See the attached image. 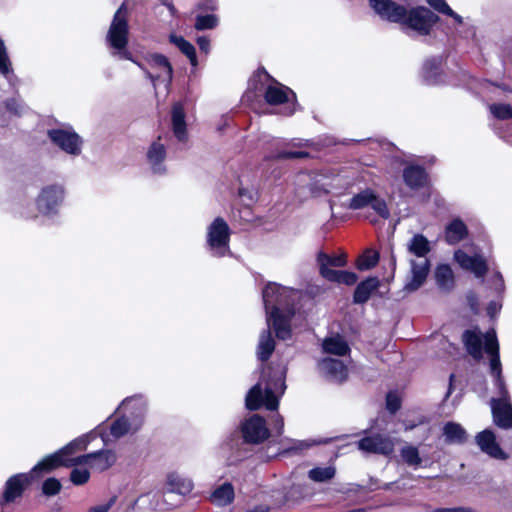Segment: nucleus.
I'll use <instances>...</instances> for the list:
<instances>
[{"label":"nucleus","mask_w":512,"mask_h":512,"mask_svg":"<svg viewBox=\"0 0 512 512\" xmlns=\"http://www.w3.org/2000/svg\"><path fill=\"white\" fill-rule=\"evenodd\" d=\"M241 431L245 442L251 444L261 443L270 435L265 420L256 414L243 422Z\"/></svg>","instance_id":"6"},{"label":"nucleus","mask_w":512,"mask_h":512,"mask_svg":"<svg viewBox=\"0 0 512 512\" xmlns=\"http://www.w3.org/2000/svg\"><path fill=\"white\" fill-rule=\"evenodd\" d=\"M211 502L217 506H225L234 500V488L230 483L217 487L211 494Z\"/></svg>","instance_id":"26"},{"label":"nucleus","mask_w":512,"mask_h":512,"mask_svg":"<svg viewBox=\"0 0 512 512\" xmlns=\"http://www.w3.org/2000/svg\"><path fill=\"white\" fill-rule=\"evenodd\" d=\"M107 39L111 47L122 50L128 42L127 9L123 3L116 11L107 33Z\"/></svg>","instance_id":"2"},{"label":"nucleus","mask_w":512,"mask_h":512,"mask_svg":"<svg viewBox=\"0 0 512 512\" xmlns=\"http://www.w3.org/2000/svg\"><path fill=\"white\" fill-rule=\"evenodd\" d=\"M435 278L438 286L443 290H449L454 284V275L448 265H439L435 271Z\"/></svg>","instance_id":"31"},{"label":"nucleus","mask_w":512,"mask_h":512,"mask_svg":"<svg viewBox=\"0 0 512 512\" xmlns=\"http://www.w3.org/2000/svg\"><path fill=\"white\" fill-rule=\"evenodd\" d=\"M319 265H326L328 267H343L346 265V256L344 254L331 257L327 254L320 252L317 256Z\"/></svg>","instance_id":"42"},{"label":"nucleus","mask_w":512,"mask_h":512,"mask_svg":"<svg viewBox=\"0 0 512 512\" xmlns=\"http://www.w3.org/2000/svg\"><path fill=\"white\" fill-rule=\"evenodd\" d=\"M378 286L379 280L376 277H371L361 282L354 292V302L365 303Z\"/></svg>","instance_id":"27"},{"label":"nucleus","mask_w":512,"mask_h":512,"mask_svg":"<svg viewBox=\"0 0 512 512\" xmlns=\"http://www.w3.org/2000/svg\"><path fill=\"white\" fill-rule=\"evenodd\" d=\"M291 311L288 315L280 313L278 307H273V310L267 315V322L269 326H272L276 332V335L280 339H288L290 337V326L288 323V317L291 315Z\"/></svg>","instance_id":"19"},{"label":"nucleus","mask_w":512,"mask_h":512,"mask_svg":"<svg viewBox=\"0 0 512 512\" xmlns=\"http://www.w3.org/2000/svg\"><path fill=\"white\" fill-rule=\"evenodd\" d=\"M291 296H296V293L293 290H289L277 284H268L263 290V299L267 309V314L270 313L268 311L270 304H277L275 307H278L280 310L281 308H284L286 298Z\"/></svg>","instance_id":"16"},{"label":"nucleus","mask_w":512,"mask_h":512,"mask_svg":"<svg viewBox=\"0 0 512 512\" xmlns=\"http://www.w3.org/2000/svg\"><path fill=\"white\" fill-rule=\"evenodd\" d=\"M467 234L466 226L460 220H454L446 228V240L450 244H456Z\"/></svg>","instance_id":"33"},{"label":"nucleus","mask_w":512,"mask_h":512,"mask_svg":"<svg viewBox=\"0 0 512 512\" xmlns=\"http://www.w3.org/2000/svg\"><path fill=\"white\" fill-rule=\"evenodd\" d=\"M323 349L326 353L342 356L349 351V346L341 337L335 336L324 340Z\"/></svg>","instance_id":"32"},{"label":"nucleus","mask_w":512,"mask_h":512,"mask_svg":"<svg viewBox=\"0 0 512 512\" xmlns=\"http://www.w3.org/2000/svg\"><path fill=\"white\" fill-rule=\"evenodd\" d=\"M320 369L328 377L335 381L346 379L348 370L341 360L334 358H325L320 362Z\"/></svg>","instance_id":"21"},{"label":"nucleus","mask_w":512,"mask_h":512,"mask_svg":"<svg viewBox=\"0 0 512 512\" xmlns=\"http://www.w3.org/2000/svg\"><path fill=\"white\" fill-rule=\"evenodd\" d=\"M427 1L432 7H434L439 12L444 13V14H452V9L447 5V3L444 0H427Z\"/></svg>","instance_id":"55"},{"label":"nucleus","mask_w":512,"mask_h":512,"mask_svg":"<svg viewBox=\"0 0 512 512\" xmlns=\"http://www.w3.org/2000/svg\"><path fill=\"white\" fill-rule=\"evenodd\" d=\"M229 227L222 218H216L208 228V244L216 250L217 256H223L228 250Z\"/></svg>","instance_id":"5"},{"label":"nucleus","mask_w":512,"mask_h":512,"mask_svg":"<svg viewBox=\"0 0 512 512\" xmlns=\"http://www.w3.org/2000/svg\"><path fill=\"white\" fill-rule=\"evenodd\" d=\"M400 456L404 463L411 467H419L422 463L419 449L416 446L407 444L400 450Z\"/></svg>","instance_id":"36"},{"label":"nucleus","mask_w":512,"mask_h":512,"mask_svg":"<svg viewBox=\"0 0 512 512\" xmlns=\"http://www.w3.org/2000/svg\"><path fill=\"white\" fill-rule=\"evenodd\" d=\"M320 266V274L322 277H324L325 279H327L328 281H331V282H338V278H339V272L338 270H333L332 267H328L324 264L322 265H319Z\"/></svg>","instance_id":"52"},{"label":"nucleus","mask_w":512,"mask_h":512,"mask_svg":"<svg viewBox=\"0 0 512 512\" xmlns=\"http://www.w3.org/2000/svg\"><path fill=\"white\" fill-rule=\"evenodd\" d=\"M63 197V190L57 186L44 189L38 198V208L41 212L49 214L54 211Z\"/></svg>","instance_id":"18"},{"label":"nucleus","mask_w":512,"mask_h":512,"mask_svg":"<svg viewBox=\"0 0 512 512\" xmlns=\"http://www.w3.org/2000/svg\"><path fill=\"white\" fill-rule=\"evenodd\" d=\"M141 425H142V420H139L132 428L127 419L121 418V419L116 420L112 424L111 434L114 437L119 438V437L124 436L125 434H127L130 431H133V432L137 431Z\"/></svg>","instance_id":"39"},{"label":"nucleus","mask_w":512,"mask_h":512,"mask_svg":"<svg viewBox=\"0 0 512 512\" xmlns=\"http://www.w3.org/2000/svg\"><path fill=\"white\" fill-rule=\"evenodd\" d=\"M352 183L345 171L300 174L296 178V193L301 198L320 197L328 193H341Z\"/></svg>","instance_id":"1"},{"label":"nucleus","mask_w":512,"mask_h":512,"mask_svg":"<svg viewBox=\"0 0 512 512\" xmlns=\"http://www.w3.org/2000/svg\"><path fill=\"white\" fill-rule=\"evenodd\" d=\"M379 260V254L373 250H367L363 255L358 258L357 268L359 270H368L374 267Z\"/></svg>","instance_id":"41"},{"label":"nucleus","mask_w":512,"mask_h":512,"mask_svg":"<svg viewBox=\"0 0 512 512\" xmlns=\"http://www.w3.org/2000/svg\"><path fill=\"white\" fill-rule=\"evenodd\" d=\"M463 342L468 353L475 359L482 357V345L483 340L479 335V332L475 330H467L463 334Z\"/></svg>","instance_id":"24"},{"label":"nucleus","mask_w":512,"mask_h":512,"mask_svg":"<svg viewBox=\"0 0 512 512\" xmlns=\"http://www.w3.org/2000/svg\"><path fill=\"white\" fill-rule=\"evenodd\" d=\"M408 251L414 254L417 259L426 258L430 251L429 241L422 234H416L407 245Z\"/></svg>","instance_id":"28"},{"label":"nucleus","mask_w":512,"mask_h":512,"mask_svg":"<svg viewBox=\"0 0 512 512\" xmlns=\"http://www.w3.org/2000/svg\"><path fill=\"white\" fill-rule=\"evenodd\" d=\"M217 19L213 15H199L196 17L195 28L197 30L212 29L216 26Z\"/></svg>","instance_id":"46"},{"label":"nucleus","mask_w":512,"mask_h":512,"mask_svg":"<svg viewBox=\"0 0 512 512\" xmlns=\"http://www.w3.org/2000/svg\"><path fill=\"white\" fill-rule=\"evenodd\" d=\"M275 349V342L272 338L270 331H264L260 335L257 356L260 360H267Z\"/></svg>","instance_id":"30"},{"label":"nucleus","mask_w":512,"mask_h":512,"mask_svg":"<svg viewBox=\"0 0 512 512\" xmlns=\"http://www.w3.org/2000/svg\"><path fill=\"white\" fill-rule=\"evenodd\" d=\"M492 414L494 422L502 428L512 427V405L509 400L506 389L501 386V397L491 400Z\"/></svg>","instance_id":"8"},{"label":"nucleus","mask_w":512,"mask_h":512,"mask_svg":"<svg viewBox=\"0 0 512 512\" xmlns=\"http://www.w3.org/2000/svg\"><path fill=\"white\" fill-rule=\"evenodd\" d=\"M122 56H123V58H125V59H128V60H130V59H131L130 54H129L128 52H124V53L122 54Z\"/></svg>","instance_id":"59"},{"label":"nucleus","mask_w":512,"mask_h":512,"mask_svg":"<svg viewBox=\"0 0 512 512\" xmlns=\"http://www.w3.org/2000/svg\"><path fill=\"white\" fill-rule=\"evenodd\" d=\"M309 153L305 151H292V150H283L275 155L276 159L286 160V159H304L308 158Z\"/></svg>","instance_id":"49"},{"label":"nucleus","mask_w":512,"mask_h":512,"mask_svg":"<svg viewBox=\"0 0 512 512\" xmlns=\"http://www.w3.org/2000/svg\"><path fill=\"white\" fill-rule=\"evenodd\" d=\"M476 441L480 449L490 457L500 460L507 459V454L500 448L496 442L494 433L490 430H484L476 436Z\"/></svg>","instance_id":"17"},{"label":"nucleus","mask_w":512,"mask_h":512,"mask_svg":"<svg viewBox=\"0 0 512 512\" xmlns=\"http://www.w3.org/2000/svg\"><path fill=\"white\" fill-rule=\"evenodd\" d=\"M168 484L172 491L179 494L189 493L193 489V483L191 480L177 474H171L168 477Z\"/></svg>","instance_id":"37"},{"label":"nucleus","mask_w":512,"mask_h":512,"mask_svg":"<svg viewBox=\"0 0 512 512\" xmlns=\"http://www.w3.org/2000/svg\"><path fill=\"white\" fill-rule=\"evenodd\" d=\"M358 448L364 452L389 455L394 451V441L386 436L374 435L362 438L357 443Z\"/></svg>","instance_id":"12"},{"label":"nucleus","mask_w":512,"mask_h":512,"mask_svg":"<svg viewBox=\"0 0 512 512\" xmlns=\"http://www.w3.org/2000/svg\"><path fill=\"white\" fill-rule=\"evenodd\" d=\"M29 477L30 475L28 474H17L9 478L6 482L4 500L6 502H12L17 497H20L25 485L29 483Z\"/></svg>","instance_id":"20"},{"label":"nucleus","mask_w":512,"mask_h":512,"mask_svg":"<svg viewBox=\"0 0 512 512\" xmlns=\"http://www.w3.org/2000/svg\"><path fill=\"white\" fill-rule=\"evenodd\" d=\"M148 76L150 77V79H152V80L154 81V77H153L152 75H150V74L148 73Z\"/></svg>","instance_id":"61"},{"label":"nucleus","mask_w":512,"mask_h":512,"mask_svg":"<svg viewBox=\"0 0 512 512\" xmlns=\"http://www.w3.org/2000/svg\"><path fill=\"white\" fill-rule=\"evenodd\" d=\"M454 259L461 268L471 271L478 278L484 277L488 272L486 260L480 254L470 256L462 250H457Z\"/></svg>","instance_id":"13"},{"label":"nucleus","mask_w":512,"mask_h":512,"mask_svg":"<svg viewBox=\"0 0 512 512\" xmlns=\"http://www.w3.org/2000/svg\"><path fill=\"white\" fill-rule=\"evenodd\" d=\"M357 282V275L349 271H340L337 283L353 285Z\"/></svg>","instance_id":"53"},{"label":"nucleus","mask_w":512,"mask_h":512,"mask_svg":"<svg viewBox=\"0 0 512 512\" xmlns=\"http://www.w3.org/2000/svg\"><path fill=\"white\" fill-rule=\"evenodd\" d=\"M449 16L453 17L458 23H462V17L459 16L458 14H456L453 10H452V14H448Z\"/></svg>","instance_id":"58"},{"label":"nucleus","mask_w":512,"mask_h":512,"mask_svg":"<svg viewBox=\"0 0 512 512\" xmlns=\"http://www.w3.org/2000/svg\"><path fill=\"white\" fill-rule=\"evenodd\" d=\"M197 43L202 51H204L205 53H208L209 46H210L209 39H207L205 37H200V38H198Z\"/></svg>","instance_id":"56"},{"label":"nucleus","mask_w":512,"mask_h":512,"mask_svg":"<svg viewBox=\"0 0 512 512\" xmlns=\"http://www.w3.org/2000/svg\"><path fill=\"white\" fill-rule=\"evenodd\" d=\"M280 390H281V392L284 391V383L283 382L280 383Z\"/></svg>","instance_id":"60"},{"label":"nucleus","mask_w":512,"mask_h":512,"mask_svg":"<svg viewBox=\"0 0 512 512\" xmlns=\"http://www.w3.org/2000/svg\"><path fill=\"white\" fill-rule=\"evenodd\" d=\"M445 442L449 444H461L466 441L467 434L464 428L454 422H448L443 427Z\"/></svg>","instance_id":"25"},{"label":"nucleus","mask_w":512,"mask_h":512,"mask_svg":"<svg viewBox=\"0 0 512 512\" xmlns=\"http://www.w3.org/2000/svg\"><path fill=\"white\" fill-rule=\"evenodd\" d=\"M50 140L66 153L78 155L81 152L82 140L71 130L53 129L48 131Z\"/></svg>","instance_id":"7"},{"label":"nucleus","mask_w":512,"mask_h":512,"mask_svg":"<svg viewBox=\"0 0 512 512\" xmlns=\"http://www.w3.org/2000/svg\"><path fill=\"white\" fill-rule=\"evenodd\" d=\"M152 64L160 70L157 74V78L163 77L168 83H170L172 80V67L167 58L162 55H153Z\"/></svg>","instance_id":"40"},{"label":"nucleus","mask_w":512,"mask_h":512,"mask_svg":"<svg viewBox=\"0 0 512 512\" xmlns=\"http://www.w3.org/2000/svg\"><path fill=\"white\" fill-rule=\"evenodd\" d=\"M90 477V473L85 468H75L70 474V479L75 485L85 484Z\"/></svg>","instance_id":"47"},{"label":"nucleus","mask_w":512,"mask_h":512,"mask_svg":"<svg viewBox=\"0 0 512 512\" xmlns=\"http://www.w3.org/2000/svg\"><path fill=\"white\" fill-rule=\"evenodd\" d=\"M410 264L411 274L405 283L404 289L408 292H414L424 284L430 264L427 258L411 260Z\"/></svg>","instance_id":"14"},{"label":"nucleus","mask_w":512,"mask_h":512,"mask_svg":"<svg viewBox=\"0 0 512 512\" xmlns=\"http://www.w3.org/2000/svg\"><path fill=\"white\" fill-rule=\"evenodd\" d=\"M263 405L268 410H276L278 407V400L270 386L266 385L263 388L262 383L259 382L248 392L246 396V407L249 410H257Z\"/></svg>","instance_id":"4"},{"label":"nucleus","mask_w":512,"mask_h":512,"mask_svg":"<svg viewBox=\"0 0 512 512\" xmlns=\"http://www.w3.org/2000/svg\"><path fill=\"white\" fill-rule=\"evenodd\" d=\"M371 207L382 218L387 219L390 216L386 202L378 197L371 189H365L355 194L349 202L348 207L352 210Z\"/></svg>","instance_id":"3"},{"label":"nucleus","mask_w":512,"mask_h":512,"mask_svg":"<svg viewBox=\"0 0 512 512\" xmlns=\"http://www.w3.org/2000/svg\"><path fill=\"white\" fill-rule=\"evenodd\" d=\"M288 88L283 86H269L265 92V100L271 105H279L288 100Z\"/></svg>","instance_id":"35"},{"label":"nucleus","mask_w":512,"mask_h":512,"mask_svg":"<svg viewBox=\"0 0 512 512\" xmlns=\"http://www.w3.org/2000/svg\"><path fill=\"white\" fill-rule=\"evenodd\" d=\"M387 409L394 413L400 408V399L394 393H389L386 398Z\"/></svg>","instance_id":"54"},{"label":"nucleus","mask_w":512,"mask_h":512,"mask_svg":"<svg viewBox=\"0 0 512 512\" xmlns=\"http://www.w3.org/2000/svg\"><path fill=\"white\" fill-rule=\"evenodd\" d=\"M275 425H276V427H277V429H278V432H279V433H281V432H282V429H283V425H284V423H283V419L279 417V418L276 420V424H275Z\"/></svg>","instance_id":"57"},{"label":"nucleus","mask_w":512,"mask_h":512,"mask_svg":"<svg viewBox=\"0 0 512 512\" xmlns=\"http://www.w3.org/2000/svg\"><path fill=\"white\" fill-rule=\"evenodd\" d=\"M436 20L437 16L429 9L418 7L407 12L402 23H406L410 28L422 34H427Z\"/></svg>","instance_id":"9"},{"label":"nucleus","mask_w":512,"mask_h":512,"mask_svg":"<svg viewBox=\"0 0 512 512\" xmlns=\"http://www.w3.org/2000/svg\"><path fill=\"white\" fill-rule=\"evenodd\" d=\"M171 118L174 135L179 141H185L187 138L185 112L181 103L173 105Z\"/></svg>","instance_id":"23"},{"label":"nucleus","mask_w":512,"mask_h":512,"mask_svg":"<svg viewBox=\"0 0 512 512\" xmlns=\"http://www.w3.org/2000/svg\"><path fill=\"white\" fill-rule=\"evenodd\" d=\"M484 349L491 356L490 366L493 373H500L499 346L494 331L484 336Z\"/></svg>","instance_id":"22"},{"label":"nucleus","mask_w":512,"mask_h":512,"mask_svg":"<svg viewBox=\"0 0 512 512\" xmlns=\"http://www.w3.org/2000/svg\"><path fill=\"white\" fill-rule=\"evenodd\" d=\"M116 461V455L112 451L86 454L74 457L75 466H89L92 469L104 471L111 467Z\"/></svg>","instance_id":"11"},{"label":"nucleus","mask_w":512,"mask_h":512,"mask_svg":"<svg viewBox=\"0 0 512 512\" xmlns=\"http://www.w3.org/2000/svg\"><path fill=\"white\" fill-rule=\"evenodd\" d=\"M170 39L187 56L191 64L196 66L197 58L194 46L181 36L171 35Z\"/></svg>","instance_id":"38"},{"label":"nucleus","mask_w":512,"mask_h":512,"mask_svg":"<svg viewBox=\"0 0 512 512\" xmlns=\"http://www.w3.org/2000/svg\"><path fill=\"white\" fill-rule=\"evenodd\" d=\"M115 502L116 497H111L106 501L89 507L87 512H109V510L114 506Z\"/></svg>","instance_id":"51"},{"label":"nucleus","mask_w":512,"mask_h":512,"mask_svg":"<svg viewBox=\"0 0 512 512\" xmlns=\"http://www.w3.org/2000/svg\"><path fill=\"white\" fill-rule=\"evenodd\" d=\"M11 70V63L7 56L6 48L2 39H0V72L8 74Z\"/></svg>","instance_id":"50"},{"label":"nucleus","mask_w":512,"mask_h":512,"mask_svg":"<svg viewBox=\"0 0 512 512\" xmlns=\"http://www.w3.org/2000/svg\"><path fill=\"white\" fill-rule=\"evenodd\" d=\"M149 161L154 165L160 164L165 158V148L160 143H153L148 151Z\"/></svg>","instance_id":"44"},{"label":"nucleus","mask_w":512,"mask_h":512,"mask_svg":"<svg viewBox=\"0 0 512 512\" xmlns=\"http://www.w3.org/2000/svg\"><path fill=\"white\" fill-rule=\"evenodd\" d=\"M60 489L61 483L56 478H48L45 480L42 487L43 493L48 496L56 495Z\"/></svg>","instance_id":"48"},{"label":"nucleus","mask_w":512,"mask_h":512,"mask_svg":"<svg viewBox=\"0 0 512 512\" xmlns=\"http://www.w3.org/2000/svg\"><path fill=\"white\" fill-rule=\"evenodd\" d=\"M490 112L497 119H509L512 118V107L509 104H492L489 106Z\"/></svg>","instance_id":"43"},{"label":"nucleus","mask_w":512,"mask_h":512,"mask_svg":"<svg viewBox=\"0 0 512 512\" xmlns=\"http://www.w3.org/2000/svg\"><path fill=\"white\" fill-rule=\"evenodd\" d=\"M336 475V467L333 465L315 467L308 472V477L314 482H328Z\"/></svg>","instance_id":"34"},{"label":"nucleus","mask_w":512,"mask_h":512,"mask_svg":"<svg viewBox=\"0 0 512 512\" xmlns=\"http://www.w3.org/2000/svg\"><path fill=\"white\" fill-rule=\"evenodd\" d=\"M403 178L410 188H419L425 182L424 170L419 166H409L403 172Z\"/></svg>","instance_id":"29"},{"label":"nucleus","mask_w":512,"mask_h":512,"mask_svg":"<svg viewBox=\"0 0 512 512\" xmlns=\"http://www.w3.org/2000/svg\"><path fill=\"white\" fill-rule=\"evenodd\" d=\"M370 5L381 18L391 22L402 23L407 15L405 7L391 0H370Z\"/></svg>","instance_id":"10"},{"label":"nucleus","mask_w":512,"mask_h":512,"mask_svg":"<svg viewBox=\"0 0 512 512\" xmlns=\"http://www.w3.org/2000/svg\"><path fill=\"white\" fill-rule=\"evenodd\" d=\"M60 466H75L74 458H64L60 451H57L54 454L46 456L37 465H35L30 475L31 477L33 475L40 476L42 474L51 472Z\"/></svg>","instance_id":"15"},{"label":"nucleus","mask_w":512,"mask_h":512,"mask_svg":"<svg viewBox=\"0 0 512 512\" xmlns=\"http://www.w3.org/2000/svg\"><path fill=\"white\" fill-rule=\"evenodd\" d=\"M87 441L85 438H78L68 445L60 449V453L64 456V458H70L69 456L77 451L84 450L86 448Z\"/></svg>","instance_id":"45"}]
</instances>
